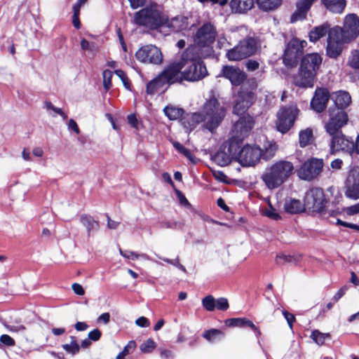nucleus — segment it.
Masks as SVG:
<instances>
[{
    "mask_svg": "<svg viewBox=\"0 0 359 359\" xmlns=\"http://www.w3.org/2000/svg\"><path fill=\"white\" fill-rule=\"evenodd\" d=\"M294 173L291 161L278 160L268 165L261 175V180L269 189H275L283 184Z\"/></svg>",
    "mask_w": 359,
    "mask_h": 359,
    "instance_id": "nucleus-1",
    "label": "nucleus"
},
{
    "mask_svg": "<svg viewBox=\"0 0 359 359\" xmlns=\"http://www.w3.org/2000/svg\"><path fill=\"white\" fill-rule=\"evenodd\" d=\"M322 60L320 55L316 53L304 55L301 61L299 73L294 78V84L302 88L313 87Z\"/></svg>",
    "mask_w": 359,
    "mask_h": 359,
    "instance_id": "nucleus-2",
    "label": "nucleus"
},
{
    "mask_svg": "<svg viewBox=\"0 0 359 359\" xmlns=\"http://www.w3.org/2000/svg\"><path fill=\"white\" fill-rule=\"evenodd\" d=\"M199 113L201 114L204 127L211 132L219 126L226 116L224 107L215 97L207 100Z\"/></svg>",
    "mask_w": 359,
    "mask_h": 359,
    "instance_id": "nucleus-3",
    "label": "nucleus"
},
{
    "mask_svg": "<svg viewBox=\"0 0 359 359\" xmlns=\"http://www.w3.org/2000/svg\"><path fill=\"white\" fill-rule=\"evenodd\" d=\"M133 20L137 25L144 26L151 29H159L161 32H163L165 16L161 13L156 5H151L136 12Z\"/></svg>",
    "mask_w": 359,
    "mask_h": 359,
    "instance_id": "nucleus-4",
    "label": "nucleus"
},
{
    "mask_svg": "<svg viewBox=\"0 0 359 359\" xmlns=\"http://www.w3.org/2000/svg\"><path fill=\"white\" fill-rule=\"evenodd\" d=\"M192 49L187 48L182 53L184 80L196 81L203 79L207 75V69L204 64L191 57Z\"/></svg>",
    "mask_w": 359,
    "mask_h": 359,
    "instance_id": "nucleus-5",
    "label": "nucleus"
},
{
    "mask_svg": "<svg viewBox=\"0 0 359 359\" xmlns=\"http://www.w3.org/2000/svg\"><path fill=\"white\" fill-rule=\"evenodd\" d=\"M259 46V43L255 38L248 36L229 49L226 53V57L230 61H239L254 55Z\"/></svg>",
    "mask_w": 359,
    "mask_h": 359,
    "instance_id": "nucleus-6",
    "label": "nucleus"
},
{
    "mask_svg": "<svg viewBox=\"0 0 359 359\" xmlns=\"http://www.w3.org/2000/svg\"><path fill=\"white\" fill-rule=\"evenodd\" d=\"M299 110L295 104H290L280 108L277 112L276 128L278 131L284 134L293 126Z\"/></svg>",
    "mask_w": 359,
    "mask_h": 359,
    "instance_id": "nucleus-7",
    "label": "nucleus"
},
{
    "mask_svg": "<svg viewBox=\"0 0 359 359\" xmlns=\"http://www.w3.org/2000/svg\"><path fill=\"white\" fill-rule=\"evenodd\" d=\"M216 35L215 27L210 22H205L197 30L194 36V42L198 47L207 48V52L209 53Z\"/></svg>",
    "mask_w": 359,
    "mask_h": 359,
    "instance_id": "nucleus-8",
    "label": "nucleus"
},
{
    "mask_svg": "<svg viewBox=\"0 0 359 359\" xmlns=\"http://www.w3.org/2000/svg\"><path fill=\"white\" fill-rule=\"evenodd\" d=\"M237 147L236 159L243 166L255 165L261 158L262 149L255 145H245L241 149Z\"/></svg>",
    "mask_w": 359,
    "mask_h": 359,
    "instance_id": "nucleus-9",
    "label": "nucleus"
},
{
    "mask_svg": "<svg viewBox=\"0 0 359 359\" xmlns=\"http://www.w3.org/2000/svg\"><path fill=\"white\" fill-rule=\"evenodd\" d=\"M306 45L307 42L304 40H299L295 38L290 41L283 56L285 65L289 67L294 66Z\"/></svg>",
    "mask_w": 359,
    "mask_h": 359,
    "instance_id": "nucleus-10",
    "label": "nucleus"
},
{
    "mask_svg": "<svg viewBox=\"0 0 359 359\" xmlns=\"http://www.w3.org/2000/svg\"><path fill=\"white\" fill-rule=\"evenodd\" d=\"M340 35L345 43H350L359 36V17L356 14L351 13L345 17Z\"/></svg>",
    "mask_w": 359,
    "mask_h": 359,
    "instance_id": "nucleus-11",
    "label": "nucleus"
},
{
    "mask_svg": "<svg viewBox=\"0 0 359 359\" xmlns=\"http://www.w3.org/2000/svg\"><path fill=\"white\" fill-rule=\"evenodd\" d=\"M323 165L322 159H309L297 170V175L302 180L311 181L315 179L321 172Z\"/></svg>",
    "mask_w": 359,
    "mask_h": 359,
    "instance_id": "nucleus-12",
    "label": "nucleus"
},
{
    "mask_svg": "<svg viewBox=\"0 0 359 359\" xmlns=\"http://www.w3.org/2000/svg\"><path fill=\"white\" fill-rule=\"evenodd\" d=\"M253 125L252 117L248 116L240 118L233 126L229 142H233L238 145L249 135Z\"/></svg>",
    "mask_w": 359,
    "mask_h": 359,
    "instance_id": "nucleus-13",
    "label": "nucleus"
},
{
    "mask_svg": "<svg viewBox=\"0 0 359 359\" xmlns=\"http://www.w3.org/2000/svg\"><path fill=\"white\" fill-rule=\"evenodd\" d=\"M325 199L322 189L313 188L309 190L304 197V208L312 212H320L325 206Z\"/></svg>",
    "mask_w": 359,
    "mask_h": 359,
    "instance_id": "nucleus-14",
    "label": "nucleus"
},
{
    "mask_svg": "<svg viewBox=\"0 0 359 359\" xmlns=\"http://www.w3.org/2000/svg\"><path fill=\"white\" fill-rule=\"evenodd\" d=\"M137 60L143 63L158 65L163 60V55L156 46L147 45L141 47L135 53Z\"/></svg>",
    "mask_w": 359,
    "mask_h": 359,
    "instance_id": "nucleus-15",
    "label": "nucleus"
},
{
    "mask_svg": "<svg viewBox=\"0 0 359 359\" xmlns=\"http://www.w3.org/2000/svg\"><path fill=\"white\" fill-rule=\"evenodd\" d=\"M330 119L325 125V129L329 135H334L348 122V115L339 109L329 110Z\"/></svg>",
    "mask_w": 359,
    "mask_h": 359,
    "instance_id": "nucleus-16",
    "label": "nucleus"
},
{
    "mask_svg": "<svg viewBox=\"0 0 359 359\" xmlns=\"http://www.w3.org/2000/svg\"><path fill=\"white\" fill-rule=\"evenodd\" d=\"M182 69L183 61L182 55L179 60L170 64L160 75L169 86L170 84L181 82L184 80L182 71H181Z\"/></svg>",
    "mask_w": 359,
    "mask_h": 359,
    "instance_id": "nucleus-17",
    "label": "nucleus"
},
{
    "mask_svg": "<svg viewBox=\"0 0 359 359\" xmlns=\"http://www.w3.org/2000/svg\"><path fill=\"white\" fill-rule=\"evenodd\" d=\"M341 27H334L330 29L327 41L326 53L331 58L337 57L342 50V43L339 39Z\"/></svg>",
    "mask_w": 359,
    "mask_h": 359,
    "instance_id": "nucleus-18",
    "label": "nucleus"
},
{
    "mask_svg": "<svg viewBox=\"0 0 359 359\" xmlns=\"http://www.w3.org/2000/svg\"><path fill=\"white\" fill-rule=\"evenodd\" d=\"M238 145L233 142H229L228 146L222 147L212 157V160L220 166H225L231 163L232 158H236Z\"/></svg>",
    "mask_w": 359,
    "mask_h": 359,
    "instance_id": "nucleus-19",
    "label": "nucleus"
},
{
    "mask_svg": "<svg viewBox=\"0 0 359 359\" xmlns=\"http://www.w3.org/2000/svg\"><path fill=\"white\" fill-rule=\"evenodd\" d=\"M255 100V95L252 91L241 90L237 96L233 106V113L237 115L244 114Z\"/></svg>",
    "mask_w": 359,
    "mask_h": 359,
    "instance_id": "nucleus-20",
    "label": "nucleus"
},
{
    "mask_svg": "<svg viewBox=\"0 0 359 359\" xmlns=\"http://www.w3.org/2000/svg\"><path fill=\"white\" fill-rule=\"evenodd\" d=\"M330 95L329 90L325 88H317L311 101V108L316 112H322L327 107Z\"/></svg>",
    "mask_w": 359,
    "mask_h": 359,
    "instance_id": "nucleus-21",
    "label": "nucleus"
},
{
    "mask_svg": "<svg viewBox=\"0 0 359 359\" xmlns=\"http://www.w3.org/2000/svg\"><path fill=\"white\" fill-rule=\"evenodd\" d=\"M330 135L332 136V141L330 144V149L332 152L337 151L339 150L349 151L353 149V142L346 138L341 133V130H338V132L334 135Z\"/></svg>",
    "mask_w": 359,
    "mask_h": 359,
    "instance_id": "nucleus-22",
    "label": "nucleus"
},
{
    "mask_svg": "<svg viewBox=\"0 0 359 359\" xmlns=\"http://www.w3.org/2000/svg\"><path fill=\"white\" fill-rule=\"evenodd\" d=\"M224 77L229 79L233 86H240L246 79V74L238 67L224 66L222 68Z\"/></svg>",
    "mask_w": 359,
    "mask_h": 359,
    "instance_id": "nucleus-23",
    "label": "nucleus"
},
{
    "mask_svg": "<svg viewBox=\"0 0 359 359\" xmlns=\"http://www.w3.org/2000/svg\"><path fill=\"white\" fill-rule=\"evenodd\" d=\"M317 1L318 0H298L296 3V10L291 15L290 22L293 23L298 20H304L312 5Z\"/></svg>",
    "mask_w": 359,
    "mask_h": 359,
    "instance_id": "nucleus-24",
    "label": "nucleus"
},
{
    "mask_svg": "<svg viewBox=\"0 0 359 359\" xmlns=\"http://www.w3.org/2000/svg\"><path fill=\"white\" fill-rule=\"evenodd\" d=\"M188 18L184 16H177L168 20L165 17L164 29L169 28L173 32H180L188 27Z\"/></svg>",
    "mask_w": 359,
    "mask_h": 359,
    "instance_id": "nucleus-25",
    "label": "nucleus"
},
{
    "mask_svg": "<svg viewBox=\"0 0 359 359\" xmlns=\"http://www.w3.org/2000/svg\"><path fill=\"white\" fill-rule=\"evenodd\" d=\"M168 86V85L161 76L158 75L147 83L146 91L149 95H154L157 93L165 91Z\"/></svg>",
    "mask_w": 359,
    "mask_h": 359,
    "instance_id": "nucleus-26",
    "label": "nucleus"
},
{
    "mask_svg": "<svg viewBox=\"0 0 359 359\" xmlns=\"http://www.w3.org/2000/svg\"><path fill=\"white\" fill-rule=\"evenodd\" d=\"M332 100H334L336 107L343 110L348 107L351 103V97L347 91L339 90L333 94Z\"/></svg>",
    "mask_w": 359,
    "mask_h": 359,
    "instance_id": "nucleus-27",
    "label": "nucleus"
},
{
    "mask_svg": "<svg viewBox=\"0 0 359 359\" xmlns=\"http://www.w3.org/2000/svg\"><path fill=\"white\" fill-rule=\"evenodd\" d=\"M330 29H332V28H330L327 22L313 27L309 34L310 41L315 43L327 34L329 36Z\"/></svg>",
    "mask_w": 359,
    "mask_h": 359,
    "instance_id": "nucleus-28",
    "label": "nucleus"
},
{
    "mask_svg": "<svg viewBox=\"0 0 359 359\" xmlns=\"http://www.w3.org/2000/svg\"><path fill=\"white\" fill-rule=\"evenodd\" d=\"M201 122L203 121L200 113L191 114L181 120L182 125L188 132H191Z\"/></svg>",
    "mask_w": 359,
    "mask_h": 359,
    "instance_id": "nucleus-29",
    "label": "nucleus"
},
{
    "mask_svg": "<svg viewBox=\"0 0 359 359\" xmlns=\"http://www.w3.org/2000/svg\"><path fill=\"white\" fill-rule=\"evenodd\" d=\"M254 5V0H231L230 7L233 12L244 13L250 10Z\"/></svg>",
    "mask_w": 359,
    "mask_h": 359,
    "instance_id": "nucleus-30",
    "label": "nucleus"
},
{
    "mask_svg": "<svg viewBox=\"0 0 359 359\" xmlns=\"http://www.w3.org/2000/svg\"><path fill=\"white\" fill-rule=\"evenodd\" d=\"M284 209L290 214H297L302 212L305 208L304 204L299 200L289 198L285 201Z\"/></svg>",
    "mask_w": 359,
    "mask_h": 359,
    "instance_id": "nucleus-31",
    "label": "nucleus"
},
{
    "mask_svg": "<svg viewBox=\"0 0 359 359\" xmlns=\"http://www.w3.org/2000/svg\"><path fill=\"white\" fill-rule=\"evenodd\" d=\"M226 323L227 325L231 327H250L253 330L257 331L258 334H260V332L258 330L255 325L251 320L245 318H230L226 321Z\"/></svg>",
    "mask_w": 359,
    "mask_h": 359,
    "instance_id": "nucleus-32",
    "label": "nucleus"
},
{
    "mask_svg": "<svg viewBox=\"0 0 359 359\" xmlns=\"http://www.w3.org/2000/svg\"><path fill=\"white\" fill-rule=\"evenodd\" d=\"M322 4L331 12L341 13L346 7V0H322Z\"/></svg>",
    "mask_w": 359,
    "mask_h": 359,
    "instance_id": "nucleus-33",
    "label": "nucleus"
},
{
    "mask_svg": "<svg viewBox=\"0 0 359 359\" xmlns=\"http://www.w3.org/2000/svg\"><path fill=\"white\" fill-rule=\"evenodd\" d=\"M278 150V145L273 141H267L264 144V148L262 149L261 158L264 161L271 159L276 155Z\"/></svg>",
    "mask_w": 359,
    "mask_h": 359,
    "instance_id": "nucleus-34",
    "label": "nucleus"
},
{
    "mask_svg": "<svg viewBox=\"0 0 359 359\" xmlns=\"http://www.w3.org/2000/svg\"><path fill=\"white\" fill-rule=\"evenodd\" d=\"M282 0H257L258 7L264 11H271L281 5Z\"/></svg>",
    "mask_w": 359,
    "mask_h": 359,
    "instance_id": "nucleus-35",
    "label": "nucleus"
},
{
    "mask_svg": "<svg viewBox=\"0 0 359 359\" xmlns=\"http://www.w3.org/2000/svg\"><path fill=\"white\" fill-rule=\"evenodd\" d=\"M165 115L170 120H177L182 116L184 110L182 108L177 107L174 105L169 104L163 109Z\"/></svg>",
    "mask_w": 359,
    "mask_h": 359,
    "instance_id": "nucleus-36",
    "label": "nucleus"
},
{
    "mask_svg": "<svg viewBox=\"0 0 359 359\" xmlns=\"http://www.w3.org/2000/svg\"><path fill=\"white\" fill-rule=\"evenodd\" d=\"M313 140V132L310 128L301 130L299 134L300 147H304L311 143Z\"/></svg>",
    "mask_w": 359,
    "mask_h": 359,
    "instance_id": "nucleus-37",
    "label": "nucleus"
},
{
    "mask_svg": "<svg viewBox=\"0 0 359 359\" xmlns=\"http://www.w3.org/2000/svg\"><path fill=\"white\" fill-rule=\"evenodd\" d=\"M71 341L69 344H65L62 346V348L69 354L74 355L80 351V346L77 343L76 337L74 336L70 337Z\"/></svg>",
    "mask_w": 359,
    "mask_h": 359,
    "instance_id": "nucleus-38",
    "label": "nucleus"
},
{
    "mask_svg": "<svg viewBox=\"0 0 359 359\" xmlns=\"http://www.w3.org/2000/svg\"><path fill=\"white\" fill-rule=\"evenodd\" d=\"M44 108L46 109L48 114L53 117H55L57 115H60L62 116L63 120H65L67 118V114L60 108L55 107L49 101L45 102Z\"/></svg>",
    "mask_w": 359,
    "mask_h": 359,
    "instance_id": "nucleus-39",
    "label": "nucleus"
},
{
    "mask_svg": "<svg viewBox=\"0 0 359 359\" xmlns=\"http://www.w3.org/2000/svg\"><path fill=\"white\" fill-rule=\"evenodd\" d=\"M345 196L351 199L359 198V184L346 185Z\"/></svg>",
    "mask_w": 359,
    "mask_h": 359,
    "instance_id": "nucleus-40",
    "label": "nucleus"
},
{
    "mask_svg": "<svg viewBox=\"0 0 359 359\" xmlns=\"http://www.w3.org/2000/svg\"><path fill=\"white\" fill-rule=\"evenodd\" d=\"M330 337V334L323 333L317 330H313L311 334V338L313 340L315 343H316L319 346L323 345L325 341V339H329Z\"/></svg>",
    "mask_w": 359,
    "mask_h": 359,
    "instance_id": "nucleus-41",
    "label": "nucleus"
},
{
    "mask_svg": "<svg viewBox=\"0 0 359 359\" xmlns=\"http://www.w3.org/2000/svg\"><path fill=\"white\" fill-rule=\"evenodd\" d=\"M359 184V167L352 168L348 174L346 185Z\"/></svg>",
    "mask_w": 359,
    "mask_h": 359,
    "instance_id": "nucleus-42",
    "label": "nucleus"
},
{
    "mask_svg": "<svg viewBox=\"0 0 359 359\" xmlns=\"http://www.w3.org/2000/svg\"><path fill=\"white\" fill-rule=\"evenodd\" d=\"M299 259V257H296L290 255L280 254L276 256V262L279 265H283L286 263H294L296 264Z\"/></svg>",
    "mask_w": 359,
    "mask_h": 359,
    "instance_id": "nucleus-43",
    "label": "nucleus"
},
{
    "mask_svg": "<svg viewBox=\"0 0 359 359\" xmlns=\"http://www.w3.org/2000/svg\"><path fill=\"white\" fill-rule=\"evenodd\" d=\"M81 222L86 227L88 232L96 230L98 228V223L90 216H82L81 217Z\"/></svg>",
    "mask_w": 359,
    "mask_h": 359,
    "instance_id": "nucleus-44",
    "label": "nucleus"
},
{
    "mask_svg": "<svg viewBox=\"0 0 359 359\" xmlns=\"http://www.w3.org/2000/svg\"><path fill=\"white\" fill-rule=\"evenodd\" d=\"M348 65L353 69H359V49L351 50L348 57Z\"/></svg>",
    "mask_w": 359,
    "mask_h": 359,
    "instance_id": "nucleus-45",
    "label": "nucleus"
},
{
    "mask_svg": "<svg viewBox=\"0 0 359 359\" xmlns=\"http://www.w3.org/2000/svg\"><path fill=\"white\" fill-rule=\"evenodd\" d=\"M120 254L125 258L135 260L138 259L139 257H142L143 259H147V260H152L146 254H137L133 251H123L121 249L119 250Z\"/></svg>",
    "mask_w": 359,
    "mask_h": 359,
    "instance_id": "nucleus-46",
    "label": "nucleus"
},
{
    "mask_svg": "<svg viewBox=\"0 0 359 359\" xmlns=\"http://www.w3.org/2000/svg\"><path fill=\"white\" fill-rule=\"evenodd\" d=\"M174 147L184 156H186L190 161L196 163L195 157L191 154V151L185 148L183 145L177 142H173Z\"/></svg>",
    "mask_w": 359,
    "mask_h": 359,
    "instance_id": "nucleus-47",
    "label": "nucleus"
},
{
    "mask_svg": "<svg viewBox=\"0 0 359 359\" xmlns=\"http://www.w3.org/2000/svg\"><path fill=\"white\" fill-rule=\"evenodd\" d=\"M156 347L155 341L152 339H148L140 346V349L144 353H149L152 352Z\"/></svg>",
    "mask_w": 359,
    "mask_h": 359,
    "instance_id": "nucleus-48",
    "label": "nucleus"
},
{
    "mask_svg": "<svg viewBox=\"0 0 359 359\" xmlns=\"http://www.w3.org/2000/svg\"><path fill=\"white\" fill-rule=\"evenodd\" d=\"M202 305L208 311H212L215 309V299L212 295H208L202 299Z\"/></svg>",
    "mask_w": 359,
    "mask_h": 359,
    "instance_id": "nucleus-49",
    "label": "nucleus"
},
{
    "mask_svg": "<svg viewBox=\"0 0 359 359\" xmlns=\"http://www.w3.org/2000/svg\"><path fill=\"white\" fill-rule=\"evenodd\" d=\"M222 332L217 329H210L209 330L205 331L203 337L207 339L208 341L212 342L215 340L216 337L222 335Z\"/></svg>",
    "mask_w": 359,
    "mask_h": 359,
    "instance_id": "nucleus-50",
    "label": "nucleus"
},
{
    "mask_svg": "<svg viewBox=\"0 0 359 359\" xmlns=\"http://www.w3.org/2000/svg\"><path fill=\"white\" fill-rule=\"evenodd\" d=\"M262 213L264 216L273 220H279L280 219V215L271 205L269 208L263 209Z\"/></svg>",
    "mask_w": 359,
    "mask_h": 359,
    "instance_id": "nucleus-51",
    "label": "nucleus"
},
{
    "mask_svg": "<svg viewBox=\"0 0 359 359\" xmlns=\"http://www.w3.org/2000/svg\"><path fill=\"white\" fill-rule=\"evenodd\" d=\"M113 73L111 70L107 69L103 72V85L106 90L111 87V78Z\"/></svg>",
    "mask_w": 359,
    "mask_h": 359,
    "instance_id": "nucleus-52",
    "label": "nucleus"
},
{
    "mask_svg": "<svg viewBox=\"0 0 359 359\" xmlns=\"http://www.w3.org/2000/svg\"><path fill=\"white\" fill-rule=\"evenodd\" d=\"M115 74L121 79L124 87L126 89H130V82L128 78L127 77L126 73L121 69H117L115 71Z\"/></svg>",
    "mask_w": 359,
    "mask_h": 359,
    "instance_id": "nucleus-53",
    "label": "nucleus"
},
{
    "mask_svg": "<svg viewBox=\"0 0 359 359\" xmlns=\"http://www.w3.org/2000/svg\"><path fill=\"white\" fill-rule=\"evenodd\" d=\"M215 308L219 310L226 311L229 308L228 300L224 297L217 299L215 301Z\"/></svg>",
    "mask_w": 359,
    "mask_h": 359,
    "instance_id": "nucleus-54",
    "label": "nucleus"
},
{
    "mask_svg": "<svg viewBox=\"0 0 359 359\" xmlns=\"http://www.w3.org/2000/svg\"><path fill=\"white\" fill-rule=\"evenodd\" d=\"M135 347L136 343L135 341H130L120 353L126 357L130 353H132L135 350Z\"/></svg>",
    "mask_w": 359,
    "mask_h": 359,
    "instance_id": "nucleus-55",
    "label": "nucleus"
},
{
    "mask_svg": "<svg viewBox=\"0 0 359 359\" xmlns=\"http://www.w3.org/2000/svg\"><path fill=\"white\" fill-rule=\"evenodd\" d=\"M0 341L8 346H13L15 344V340L8 334H2L0 337Z\"/></svg>",
    "mask_w": 359,
    "mask_h": 359,
    "instance_id": "nucleus-56",
    "label": "nucleus"
},
{
    "mask_svg": "<svg viewBox=\"0 0 359 359\" xmlns=\"http://www.w3.org/2000/svg\"><path fill=\"white\" fill-rule=\"evenodd\" d=\"M246 68L248 71H255L259 67V64L257 61L254 60H248L245 64Z\"/></svg>",
    "mask_w": 359,
    "mask_h": 359,
    "instance_id": "nucleus-57",
    "label": "nucleus"
},
{
    "mask_svg": "<svg viewBox=\"0 0 359 359\" xmlns=\"http://www.w3.org/2000/svg\"><path fill=\"white\" fill-rule=\"evenodd\" d=\"M100 337H101V332L97 329H95L88 333V339L90 341H98L100 339Z\"/></svg>",
    "mask_w": 359,
    "mask_h": 359,
    "instance_id": "nucleus-58",
    "label": "nucleus"
},
{
    "mask_svg": "<svg viewBox=\"0 0 359 359\" xmlns=\"http://www.w3.org/2000/svg\"><path fill=\"white\" fill-rule=\"evenodd\" d=\"M348 215H354L359 212V202L353 205L348 207L345 209Z\"/></svg>",
    "mask_w": 359,
    "mask_h": 359,
    "instance_id": "nucleus-59",
    "label": "nucleus"
},
{
    "mask_svg": "<svg viewBox=\"0 0 359 359\" xmlns=\"http://www.w3.org/2000/svg\"><path fill=\"white\" fill-rule=\"evenodd\" d=\"M283 314L286 319L290 327L292 328V324L295 320V317L292 313H289L287 311H283Z\"/></svg>",
    "mask_w": 359,
    "mask_h": 359,
    "instance_id": "nucleus-60",
    "label": "nucleus"
},
{
    "mask_svg": "<svg viewBox=\"0 0 359 359\" xmlns=\"http://www.w3.org/2000/svg\"><path fill=\"white\" fill-rule=\"evenodd\" d=\"M336 224H338V225H341V226H344L345 227H348V228H350V229H354V230H357V231H359V225H357V224H352V223L346 222H343V221H341L339 219H337Z\"/></svg>",
    "mask_w": 359,
    "mask_h": 359,
    "instance_id": "nucleus-61",
    "label": "nucleus"
},
{
    "mask_svg": "<svg viewBox=\"0 0 359 359\" xmlns=\"http://www.w3.org/2000/svg\"><path fill=\"white\" fill-rule=\"evenodd\" d=\"M135 324L137 326L141 327H147L149 326L150 323H149V320L147 318L142 316V317L137 318L135 320Z\"/></svg>",
    "mask_w": 359,
    "mask_h": 359,
    "instance_id": "nucleus-62",
    "label": "nucleus"
},
{
    "mask_svg": "<svg viewBox=\"0 0 359 359\" xmlns=\"http://www.w3.org/2000/svg\"><path fill=\"white\" fill-rule=\"evenodd\" d=\"M212 175L217 181L224 182L226 180V176L222 171L213 170Z\"/></svg>",
    "mask_w": 359,
    "mask_h": 359,
    "instance_id": "nucleus-63",
    "label": "nucleus"
},
{
    "mask_svg": "<svg viewBox=\"0 0 359 359\" xmlns=\"http://www.w3.org/2000/svg\"><path fill=\"white\" fill-rule=\"evenodd\" d=\"M6 327L7 330L11 332H18L21 331H24L25 330V327L22 325H6Z\"/></svg>",
    "mask_w": 359,
    "mask_h": 359,
    "instance_id": "nucleus-64",
    "label": "nucleus"
}]
</instances>
